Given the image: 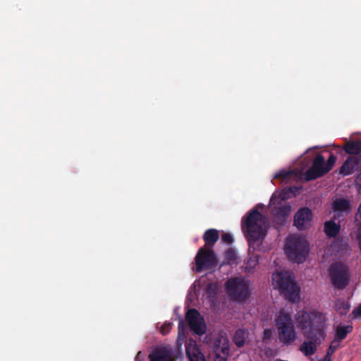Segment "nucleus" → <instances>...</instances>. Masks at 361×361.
I'll list each match as a JSON object with an SVG mask.
<instances>
[{"mask_svg":"<svg viewBox=\"0 0 361 361\" xmlns=\"http://www.w3.org/2000/svg\"><path fill=\"white\" fill-rule=\"evenodd\" d=\"M257 207L252 210L243 221L242 228L246 233V237L252 246L255 243H260L267 235L268 222Z\"/></svg>","mask_w":361,"mask_h":361,"instance_id":"obj_1","label":"nucleus"},{"mask_svg":"<svg viewBox=\"0 0 361 361\" xmlns=\"http://www.w3.org/2000/svg\"><path fill=\"white\" fill-rule=\"evenodd\" d=\"M295 326L304 336H309L319 330L325 331L326 317L319 312L300 310L294 317Z\"/></svg>","mask_w":361,"mask_h":361,"instance_id":"obj_2","label":"nucleus"},{"mask_svg":"<svg viewBox=\"0 0 361 361\" xmlns=\"http://www.w3.org/2000/svg\"><path fill=\"white\" fill-rule=\"evenodd\" d=\"M185 344V354L190 361H206L204 355L199 349L195 341L187 339V333L183 320H180L178 326V334L177 336L175 353L177 356L183 355V345Z\"/></svg>","mask_w":361,"mask_h":361,"instance_id":"obj_3","label":"nucleus"},{"mask_svg":"<svg viewBox=\"0 0 361 361\" xmlns=\"http://www.w3.org/2000/svg\"><path fill=\"white\" fill-rule=\"evenodd\" d=\"M272 285L287 299L291 301L298 300L300 289L289 271L275 272L272 276Z\"/></svg>","mask_w":361,"mask_h":361,"instance_id":"obj_4","label":"nucleus"},{"mask_svg":"<svg viewBox=\"0 0 361 361\" xmlns=\"http://www.w3.org/2000/svg\"><path fill=\"white\" fill-rule=\"evenodd\" d=\"M279 343L284 345L293 344L297 339V334L292 323L290 313L281 310L275 319Z\"/></svg>","mask_w":361,"mask_h":361,"instance_id":"obj_5","label":"nucleus"},{"mask_svg":"<svg viewBox=\"0 0 361 361\" xmlns=\"http://www.w3.org/2000/svg\"><path fill=\"white\" fill-rule=\"evenodd\" d=\"M285 252L290 260L302 263L309 254V243L301 236H290L287 239Z\"/></svg>","mask_w":361,"mask_h":361,"instance_id":"obj_6","label":"nucleus"},{"mask_svg":"<svg viewBox=\"0 0 361 361\" xmlns=\"http://www.w3.org/2000/svg\"><path fill=\"white\" fill-rule=\"evenodd\" d=\"M298 188H292L284 189L282 191L275 192L270 200V207L276 211V219L283 221L290 212V206L283 202L285 200L295 196Z\"/></svg>","mask_w":361,"mask_h":361,"instance_id":"obj_7","label":"nucleus"},{"mask_svg":"<svg viewBox=\"0 0 361 361\" xmlns=\"http://www.w3.org/2000/svg\"><path fill=\"white\" fill-rule=\"evenodd\" d=\"M336 160V157L332 154L327 161H325L322 156L317 155L314 160L312 166L304 173L305 179L310 180L323 176L332 169Z\"/></svg>","mask_w":361,"mask_h":361,"instance_id":"obj_8","label":"nucleus"},{"mask_svg":"<svg viewBox=\"0 0 361 361\" xmlns=\"http://www.w3.org/2000/svg\"><path fill=\"white\" fill-rule=\"evenodd\" d=\"M226 290L230 298L241 301L249 295V282L243 278H233L226 284Z\"/></svg>","mask_w":361,"mask_h":361,"instance_id":"obj_9","label":"nucleus"},{"mask_svg":"<svg viewBox=\"0 0 361 361\" xmlns=\"http://www.w3.org/2000/svg\"><path fill=\"white\" fill-rule=\"evenodd\" d=\"M306 339L299 347V350L306 357L314 355L319 345L325 340L326 334L323 330L315 331L309 336H304Z\"/></svg>","mask_w":361,"mask_h":361,"instance_id":"obj_10","label":"nucleus"},{"mask_svg":"<svg viewBox=\"0 0 361 361\" xmlns=\"http://www.w3.org/2000/svg\"><path fill=\"white\" fill-rule=\"evenodd\" d=\"M216 265V259L213 252L210 249L200 248L195 257V271L199 272Z\"/></svg>","mask_w":361,"mask_h":361,"instance_id":"obj_11","label":"nucleus"},{"mask_svg":"<svg viewBox=\"0 0 361 361\" xmlns=\"http://www.w3.org/2000/svg\"><path fill=\"white\" fill-rule=\"evenodd\" d=\"M330 275L334 284L338 288L344 287L348 283L347 268L343 264H333L330 269Z\"/></svg>","mask_w":361,"mask_h":361,"instance_id":"obj_12","label":"nucleus"},{"mask_svg":"<svg viewBox=\"0 0 361 361\" xmlns=\"http://www.w3.org/2000/svg\"><path fill=\"white\" fill-rule=\"evenodd\" d=\"M186 319L190 325V329L198 335H202L206 331V324L200 313L191 309L187 312Z\"/></svg>","mask_w":361,"mask_h":361,"instance_id":"obj_13","label":"nucleus"},{"mask_svg":"<svg viewBox=\"0 0 361 361\" xmlns=\"http://www.w3.org/2000/svg\"><path fill=\"white\" fill-rule=\"evenodd\" d=\"M312 215L308 208L300 209L295 215L294 224L300 230L308 228L311 225Z\"/></svg>","mask_w":361,"mask_h":361,"instance_id":"obj_14","label":"nucleus"},{"mask_svg":"<svg viewBox=\"0 0 361 361\" xmlns=\"http://www.w3.org/2000/svg\"><path fill=\"white\" fill-rule=\"evenodd\" d=\"M150 361H174L171 350L169 346L157 348L150 355Z\"/></svg>","mask_w":361,"mask_h":361,"instance_id":"obj_15","label":"nucleus"},{"mask_svg":"<svg viewBox=\"0 0 361 361\" xmlns=\"http://www.w3.org/2000/svg\"><path fill=\"white\" fill-rule=\"evenodd\" d=\"M228 353V341L226 338L222 336L219 341V344L215 346L214 361H227Z\"/></svg>","mask_w":361,"mask_h":361,"instance_id":"obj_16","label":"nucleus"},{"mask_svg":"<svg viewBox=\"0 0 361 361\" xmlns=\"http://www.w3.org/2000/svg\"><path fill=\"white\" fill-rule=\"evenodd\" d=\"M353 326L350 324H341L335 329L334 341L340 343L341 341L344 339L347 334L351 332Z\"/></svg>","mask_w":361,"mask_h":361,"instance_id":"obj_17","label":"nucleus"},{"mask_svg":"<svg viewBox=\"0 0 361 361\" xmlns=\"http://www.w3.org/2000/svg\"><path fill=\"white\" fill-rule=\"evenodd\" d=\"M333 209L335 212L339 214L341 212H348L350 210V204L348 200L343 198L336 199L333 202Z\"/></svg>","mask_w":361,"mask_h":361,"instance_id":"obj_18","label":"nucleus"},{"mask_svg":"<svg viewBox=\"0 0 361 361\" xmlns=\"http://www.w3.org/2000/svg\"><path fill=\"white\" fill-rule=\"evenodd\" d=\"M357 165V160L354 158H348L340 169V173L343 176L351 174L355 166Z\"/></svg>","mask_w":361,"mask_h":361,"instance_id":"obj_19","label":"nucleus"},{"mask_svg":"<svg viewBox=\"0 0 361 361\" xmlns=\"http://www.w3.org/2000/svg\"><path fill=\"white\" fill-rule=\"evenodd\" d=\"M340 229V225L334 221H326L324 224V231L329 237H334Z\"/></svg>","mask_w":361,"mask_h":361,"instance_id":"obj_20","label":"nucleus"},{"mask_svg":"<svg viewBox=\"0 0 361 361\" xmlns=\"http://www.w3.org/2000/svg\"><path fill=\"white\" fill-rule=\"evenodd\" d=\"M249 333L247 331L239 329L238 330L234 336L233 341L238 347H242L247 341Z\"/></svg>","mask_w":361,"mask_h":361,"instance_id":"obj_21","label":"nucleus"},{"mask_svg":"<svg viewBox=\"0 0 361 361\" xmlns=\"http://www.w3.org/2000/svg\"><path fill=\"white\" fill-rule=\"evenodd\" d=\"M345 151L351 154H358L361 153V142H348L344 146Z\"/></svg>","mask_w":361,"mask_h":361,"instance_id":"obj_22","label":"nucleus"},{"mask_svg":"<svg viewBox=\"0 0 361 361\" xmlns=\"http://www.w3.org/2000/svg\"><path fill=\"white\" fill-rule=\"evenodd\" d=\"M219 238L218 231L215 229H209L204 233V240L206 245H213Z\"/></svg>","mask_w":361,"mask_h":361,"instance_id":"obj_23","label":"nucleus"},{"mask_svg":"<svg viewBox=\"0 0 361 361\" xmlns=\"http://www.w3.org/2000/svg\"><path fill=\"white\" fill-rule=\"evenodd\" d=\"M336 308L337 310L341 314H346L349 309H350V305L348 302H338L336 304Z\"/></svg>","mask_w":361,"mask_h":361,"instance_id":"obj_24","label":"nucleus"},{"mask_svg":"<svg viewBox=\"0 0 361 361\" xmlns=\"http://www.w3.org/2000/svg\"><path fill=\"white\" fill-rule=\"evenodd\" d=\"M338 346H339V343H338L337 341L334 340L331 342V343L330 344L329 349L327 350V352H326L327 356H331L335 352V350L338 348Z\"/></svg>","mask_w":361,"mask_h":361,"instance_id":"obj_25","label":"nucleus"},{"mask_svg":"<svg viewBox=\"0 0 361 361\" xmlns=\"http://www.w3.org/2000/svg\"><path fill=\"white\" fill-rule=\"evenodd\" d=\"M258 262V259L257 257H250L247 261V269H252L256 267Z\"/></svg>","mask_w":361,"mask_h":361,"instance_id":"obj_26","label":"nucleus"},{"mask_svg":"<svg viewBox=\"0 0 361 361\" xmlns=\"http://www.w3.org/2000/svg\"><path fill=\"white\" fill-rule=\"evenodd\" d=\"M274 332V331L273 329H265L263 334V340L267 341L271 339Z\"/></svg>","mask_w":361,"mask_h":361,"instance_id":"obj_27","label":"nucleus"},{"mask_svg":"<svg viewBox=\"0 0 361 361\" xmlns=\"http://www.w3.org/2000/svg\"><path fill=\"white\" fill-rule=\"evenodd\" d=\"M291 173L290 171H287L286 170H281L276 173L274 175L275 178H286L288 176H290Z\"/></svg>","mask_w":361,"mask_h":361,"instance_id":"obj_28","label":"nucleus"},{"mask_svg":"<svg viewBox=\"0 0 361 361\" xmlns=\"http://www.w3.org/2000/svg\"><path fill=\"white\" fill-rule=\"evenodd\" d=\"M221 240H222V242H224L225 243L230 244L232 243L233 238H232V236L231 234L227 233H224L221 235Z\"/></svg>","mask_w":361,"mask_h":361,"instance_id":"obj_29","label":"nucleus"},{"mask_svg":"<svg viewBox=\"0 0 361 361\" xmlns=\"http://www.w3.org/2000/svg\"><path fill=\"white\" fill-rule=\"evenodd\" d=\"M171 323H165L161 327V332L162 334H166L171 329Z\"/></svg>","mask_w":361,"mask_h":361,"instance_id":"obj_30","label":"nucleus"},{"mask_svg":"<svg viewBox=\"0 0 361 361\" xmlns=\"http://www.w3.org/2000/svg\"><path fill=\"white\" fill-rule=\"evenodd\" d=\"M226 258L228 262H231L235 258V252L233 250H228L226 252Z\"/></svg>","mask_w":361,"mask_h":361,"instance_id":"obj_31","label":"nucleus"},{"mask_svg":"<svg viewBox=\"0 0 361 361\" xmlns=\"http://www.w3.org/2000/svg\"><path fill=\"white\" fill-rule=\"evenodd\" d=\"M354 318H361V304L353 311Z\"/></svg>","mask_w":361,"mask_h":361,"instance_id":"obj_32","label":"nucleus"},{"mask_svg":"<svg viewBox=\"0 0 361 361\" xmlns=\"http://www.w3.org/2000/svg\"><path fill=\"white\" fill-rule=\"evenodd\" d=\"M355 183L357 187L361 188V171L360 173H359L355 179Z\"/></svg>","mask_w":361,"mask_h":361,"instance_id":"obj_33","label":"nucleus"},{"mask_svg":"<svg viewBox=\"0 0 361 361\" xmlns=\"http://www.w3.org/2000/svg\"><path fill=\"white\" fill-rule=\"evenodd\" d=\"M357 238V240H359L360 248L361 250V228L359 229Z\"/></svg>","mask_w":361,"mask_h":361,"instance_id":"obj_34","label":"nucleus"},{"mask_svg":"<svg viewBox=\"0 0 361 361\" xmlns=\"http://www.w3.org/2000/svg\"><path fill=\"white\" fill-rule=\"evenodd\" d=\"M216 286L215 285H211L209 287V290H213V289H216Z\"/></svg>","mask_w":361,"mask_h":361,"instance_id":"obj_35","label":"nucleus"},{"mask_svg":"<svg viewBox=\"0 0 361 361\" xmlns=\"http://www.w3.org/2000/svg\"><path fill=\"white\" fill-rule=\"evenodd\" d=\"M331 356H327V355H326L324 361H331V358H330Z\"/></svg>","mask_w":361,"mask_h":361,"instance_id":"obj_36","label":"nucleus"},{"mask_svg":"<svg viewBox=\"0 0 361 361\" xmlns=\"http://www.w3.org/2000/svg\"><path fill=\"white\" fill-rule=\"evenodd\" d=\"M142 355V353L141 352H139L137 355V357H136V360H137Z\"/></svg>","mask_w":361,"mask_h":361,"instance_id":"obj_37","label":"nucleus"}]
</instances>
